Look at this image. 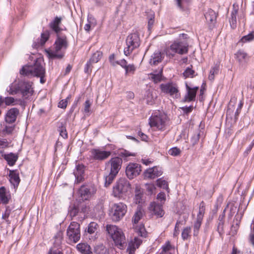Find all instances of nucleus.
Returning a JSON list of instances; mask_svg holds the SVG:
<instances>
[{
    "label": "nucleus",
    "mask_w": 254,
    "mask_h": 254,
    "mask_svg": "<svg viewBox=\"0 0 254 254\" xmlns=\"http://www.w3.org/2000/svg\"><path fill=\"white\" fill-rule=\"evenodd\" d=\"M68 46L67 37L65 35L60 36L57 35V39L54 45V50H48L46 52L50 59H62L64 56L63 50H65Z\"/></svg>",
    "instance_id": "nucleus-1"
},
{
    "label": "nucleus",
    "mask_w": 254,
    "mask_h": 254,
    "mask_svg": "<svg viewBox=\"0 0 254 254\" xmlns=\"http://www.w3.org/2000/svg\"><path fill=\"white\" fill-rule=\"evenodd\" d=\"M6 90L10 95H15L20 92L24 99H28L34 92L30 82L25 81L13 82Z\"/></svg>",
    "instance_id": "nucleus-2"
},
{
    "label": "nucleus",
    "mask_w": 254,
    "mask_h": 254,
    "mask_svg": "<svg viewBox=\"0 0 254 254\" xmlns=\"http://www.w3.org/2000/svg\"><path fill=\"white\" fill-rule=\"evenodd\" d=\"M188 51V43L185 41H181L180 40L174 41L165 50L166 56L169 58H173L176 54L181 55L187 54Z\"/></svg>",
    "instance_id": "nucleus-3"
},
{
    "label": "nucleus",
    "mask_w": 254,
    "mask_h": 254,
    "mask_svg": "<svg viewBox=\"0 0 254 254\" xmlns=\"http://www.w3.org/2000/svg\"><path fill=\"white\" fill-rule=\"evenodd\" d=\"M107 231L116 246L123 249L126 245V240L122 230L115 225H107Z\"/></svg>",
    "instance_id": "nucleus-4"
},
{
    "label": "nucleus",
    "mask_w": 254,
    "mask_h": 254,
    "mask_svg": "<svg viewBox=\"0 0 254 254\" xmlns=\"http://www.w3.org/2000/svg\"><path fill=\"white\" fill-rule=\"evenodd\" d=\"M149 124L154 129L164 130L167 125V116L160 112H155L149 118Z\"/></svg>",
    "instance_id": "nucleus-5"
},
{
    "label": "nucleus",
    "mask_w": 254,
    "mask_h": 254,
    "mask_svg": "<svg viewBox=\"0 0 254 254\" xmlns=\"http://www.w3.org/2000/svg\"><path fill=\"white\" fill-rule=\"evenodd\" d=\"M42 61L37 60L33 65H25L23 66L20 71V73L24 76H37L45 74V69L42 65Z\"/></svg>",
    "instance_id": "nucleus-6"
},
{
    "label": "nucleus",
    "mask_w": 254,
    "mask_h": 254,
    "mask_svg": "<svg viewBox=\"0 0 254 254\" xmlns=\"http://www.w3.org/2000/svg\"><path fill=\"white\" fill-rule=\"evenodd\" d=\"M127 47L124 49V54L127 56L135 49L139 47L140 44L139 34L134 32L129 34L126 39Z\"/></svg>",
    "instance_id": "nucleus-7"
},
{
    "label": "nucleus",
    "mask_w": 254,
    "mask_h": 254,
    "mask_svg": "<svg viewBox=\"0 0 254 254\" xmlns=\"http://www.w3.org/2000/svg\"><path fill=\"white\" fill-rule=\"evenodd\" d=\"M66 236L68 243H76L80 239V224L73 221L70 223L66 230Z\"/></svg>",
    "instance_id": "nucleus-8"
},
{
    "label": "nucleus",
    "mask_w": 254,
    "mask_h": 254,
    "mask_svg": "<svg viewBox=\"0 0 254 254\" xmlns=\"http://www.w3.org/2000/svg\"><path fill=\"white\" fill-rule=\"evenodd\" d=\"M127 211V207L122 202L114 203L110 210L109 215L114 221H120L125 215Z\"/></svg>",
    "instance_id": "nucleus-9"
},
{
    "label": "nucleus",
    "mask_w": 254,
    "mask_h": 254,
    "mask_svg": "<svg viewBox=\"0 0 254 254\" xmlns=\"http://www.w3.org/2000/svg\"><path fill=\"white\" fill-rule=\"evenodd\" d=\"M129 182L125 178H120L113 187V194L115 197H120L129 188Z\"/></svg>",
    "instance_id": "nucleus-10"
},
{
    "label": "nucleus",
    "mask_w": 254,
    "mask_h": 254,
    "mask_svg": "<svg viewBox=\"0 0 254 254\" xmlns=\"http://www.w3.org/2000/svg\"><path fill=\"white\" fill-rule=\"evenodd\" d=\"M160 88L162 92L169 94L173 98H178L180 96L177 85L172 82L162 83L160 85Z\"/></svg>",
    "instance_id": "nucleus-11"
},
{
    "label": "nucleus",
    "mask_w": 254,
    "mask_h": 254,
    "mask_svg": "<svg viewBox=\"0 0 254 254\" xmlns=\"http://www.w3.org/2000/svg\"><path fill=\"white\" fill-rule=\"evenodd\" d=\"M96 191L94 185L82 186L79 190V193L82 201L88 200Z\"/></svg>",
    "instance_id": "nucleus-12"
},
{
    "label": "nucleus",
    "mask_w": 254,
    "mask_h": 254,
    "mask_svg": "<svg viewBox=\"0 0 254 254\" xmlns=\"http://www.w3.org/2000/svg\"><path fill=\"white\" fill-rule=\"evenodd\" d=\"M122 163V158L116 157L112 158L106 163V165L110 166V172L117 175L121 168Z\"/></svg>",
    "instance_id": "nucleus-13"
},
{
    "label": "nucleus",
    "mask_w": 254,
    "mask_h": 254,
    "mask_svg": "<svg viewBox=\"0 0 254 254\" xmlns=\"http://www.w3.org/2000/svg\"><path fill=\"white\" fill-rule=\"evenodd\" d=\"M141 166L136 163H130L126 168V173L129 179L138 176L141 172Z\"/></svg>",
    "instance_id": "nucleus-14"
},
{
    "label": "nucleus",
    "mask_w": 254,
    "mask_h": 254,
    "mask_svg": "<svg viewBox=\"0 0 254 254\" xmlns=\"http://www.w3.org/2000/svg\"><path fill=\"white\" fill-rule=\"evenodd\" d=\"M148 209L152 214H154L158 218L162 217L165 214V212L163 209L162 204H159L156 202H151L149 206Z\"/></svg>",
    "instance_id": "nucleus-15"
},
{
    "label": "nucleus",
    "mask_w": 254,
    "mask_h": 254,
    "mask_svg": "<svg viewBox=\"0 0 254 254\" xmlns=\"http://www.w3.org/2000/svg\"><path fill=\"white\" fill-rule=\"evenodd\" d=\"M187 93L182 100L184 103L190 102L193 101L195 100L196 92L198 89V87L194 88L190 87L187 84H186Z\"/></svg>",
    "instance_id": "nucleus-16"
},
{
    "label": "nucleus",
    "mask_w": 254,
    "mask_h": 254,
    "mask_svg": "<svg viewBox=\"0 0 254 254\" xmlns=\"http://www.w3.org/2000/svg\"><path fill=\"white\" fill-rule=\"evenodd\" d=\"M92 157L95 160H103L108 158L111 154L110 151H103L97 149L91 150Z\"/></svg>",
    "instance_id": "nucleus-17"
},
{
    "label": "nucleus",
    "mask_w": 254,
    "mask_h": 254,
    "mask_svg": "<svg viewBox=\"0 0 254 254\" xmlns=\"http://www.w3.org/2000/svg\"><path fill=\"white\" fill-rule=\"evenodd\" d=\"M162 173L161 168L155 166L147 169L144 172V176L148 178L155 179V178L160 176L162 174Z\"/></svg>",
    "instance_id": "nucleus-18"
},
{
    "label": "nucleus",
    "mask_w": 254,
    "mask_h": 254,
    "mask_svg": "<svg viewBox=\"0 0 254 254\" xmlns=\"http://www.w3.org/2000/svg\"><path fill=\"white\" fill-rule=\"evenodd\" d=\"M19 114V111L17 108H12L9 109L5 117V122L8 124L14 123Z\"/></svg>",
    "instance_id": "nucleus-19"
},
{
    "label": "nucleus",
    "mask_w": 254,
    "mask_h": 254,
    "mask_svg": "<svg viewBox=\"0 0 254 254\" xmlns=\"http://www.w3.org/2000/svg\"><path fill=\"white\" fill-rule=\"evenodd\" d=\"M9 182L14 189H16L20 182L19 173L17 170H10L9 173Z\"/></svg>",
    "instance_id": "nucleus-20"
},
{
    "label": "nucleus",
    "mask_w": 254,
    "mask_h": 254,
    "mask_svg": "<svg viewBox=\"0 0 254 254\" xmlns=\"http://www.w3.org/2000/svg\"><path fill=\"white\" fill-rule=\"evenodd\" d=\"M205 19L207 23L209 25L210 28L213 27L216 21L217 14L216 12L212 9H209L204 15Z\"/></svg>",
    "instance_id": "nucleus-21"
},
{
    "label": "nucleus",
    "mask_w": 254,
    "mask_h": 254,
    "mask_svg": "<svg viewBox=\"0 0 254 254\" xmlns=\"http://www.w3.org/2000/svg\"><path fill=\"white\" fill-rule=\"evenodd\" d=\"M84 166L78 164L76 166V169L74 171V174L76 178L75 182L79 183L84 180Z\"/></svg>",
    "instance_id": "nucleus-22"
},
{
    "label": "nucleus",
    "mask_w": 254,
    "mask_h": 254,
    "mask_svg": "<svg viewBox=\"0 0 254 254\" xmlns=\"http://www.w3.org/2000/svg\"><path fill=\"white\" fill-rule=\"evenodd\" d=\"M62 17L56 16L54 20L49 23L50 28L57 35L62 30V29L59 27L62 23Z\"/></svg>",
    "instance_id": "nucleus-23"
},
{
    "label": "nucleus",
    "mask_w": 254,
    "mask_h": 254,
    "mask_svg": "<svg viewBox=\"0 0 254 254\" xmlns=\"http://www.w3.org/2000/svg\"><path fill=\"white\" fill-rule=\"evenodd\" d=\"M235 58L241 65L246 64L249 60L248 54L244 51L240 50L235 54Z\"/></svg>",
    "instance_id": "nucleus-24"
},
{
    "label": "nucleus",
    "mask_w": 254,
    "mask_h": 254,
    "mask_svg": "<svg viewBox=\"0 0 254 254\" xmlns=\"http://www.w3.org/2000/svg\"><path fill=\"white\" fill-rule=\"evenodd\" d=\"M162 251L159 254H174L175 248L169 241H167L162 246Z\"/></svg>",
    "instance_id": "nucleus-25"
},
{
    "label": "nucleus",
    "mask_w": 254,
    "mask_h": 254,
    "mask_svg": "<svg viewBox=\"0 0 254 254\" xmlns=\"http://www.w3.org/2000/svg\"><path fill=\"white\" fill-rule=\"evenodd\" d=\"M2 156L10 166H12L15 164L18 158V155L13 153L3 154Z\"/></svg>",
    "instance_id": "nucleus-26"
},
{
    "label": "nucleus",
    "mask_w": 254,
    "mask_h": 254,
    "mask_svg": "<svg viewBox=\"0 0 254 254\" xmlns=\"http://www.w3.org/2000/svg\"><path fill=\"white\" fill-rule=\"evenodd\" d=\"M176 4L180 10L187 11L189 9V6L191 0H175Z\"/></svg>",
    "instance_id": "nucleus-27"
},
{
    "label": "nucleus",
    "mask_w": 254,
    "mask_h": 254,
    "mask_svg": "<svg viewBox=\"0 0 254 254\" xmlns=\"http://www.w3.org/2000/svg\"><path fill=\"white\" fill-rule=\"evenodd\" d=\"M163 54L160 52H155L152 56L150 59L149 63L151 65H157L161 63L164 58Z\"/></svg>",
    "instance_id": "nucleus-28"
},
{
    "label": "nucleus",
    "mask_w": 254,
    "mask_h": 254,
    "mask_svg": "<svg viewBox=\"0 0 254 254\" xmlns=\"http://www.w3.org/2000/svg\"><path fill=\"white\" fill-rule=\"evenodd\" d=\"M76 249L82 254H92V251L89 245L86 243H79L77 245Z\"/></svg>",
    "instance_id": "nucleus-29"
},
{
    "label": "nucleus",
    "mask_w": 254,
    "mask_h": 254,
    "mask_svg": "<svg viewBox=\"0 0 254 254\" xmlns=\"http://www.w3.org/2000/svg\"><path fill=\"white\" fill-rule=\"evenodd\" d=\"M55 241L53 247H55L56 248L61 249V245L63 239V233L61 231H59L54 237Z\"/></svg>",
    "instance_id": "nucleus-30"
},
{
    "label": "nucleus",
    "mask_w": 254,
    "mask_h": 254,
    "mask_svg": "<svg viewBox=\"0 0 254 254\" xmlns=\"http://www.w3.org/2000/svg\"><path fill=\"white\" fill-rule=\"evenodd\" d=\"M10 198L6 194V189L4 187L0 188V200L2 204H6L8 203Z\"/></svg>",
    "instance_id": "nucleus-31"
},
{
    "label": "nucleus",
    "mask_w": 254,
    "mask_h": 254,
    "mask_svg": "<svg viewBox=\"0 0 254 254\" xmlns=\"http://www.w3.org/2000/svg\"><path fill=\"white\" fill-rule=\"evenodd\" d=\"M50 36V32L48 30L43 32L41 35V39L39 42L37 43L34 46L35 47L43 46L46 41L49 39Z\"/></svg>",
    "instance_id": "nucleus-32"
},
{
    "label": "nucleus",
    "mask_w": 254,
    "mask_h": 254,
    "mask_svg": "<svg viewBox=\"0 0 254 254\" xmlns=\"http://www.w3.org/2000/svg\"><path fill=\"white\" fill-rule=\"evenodd\" d=\"M205 203L204 202V201H202L199 204V211H198V213L197 215L196 219L203 220L204 214L205 213Z\"/></svg>",
    "instance_id": "nucleus-33"
},
{
    "label": "nucleus",
    "mask_w": 254,
    "mask_h": 254,
    "mask_svg": "<svg viewBox=\"0 0 254 254\" xmlns=\"http://www.w3.org/2000/svg\"><path fill=\"white\" fill-rule=\"evenodd\" d=\"M117 175V174L109 172V174L105 176V186L106 187L109 186L113 182Z\"/></svg>",
    "instance_id": "nucleus-34"
},
{
    "label": "nucleus",
    "mask_w": 254,
    "mask_h": 254,
    "mask_svg": "<svg viewBox=\"0 0 254 254\" xmlns=\"http://www.w3.org/2000/svg\"><path fill=\"white\" fill-rule=\"evenodd\" d=\"M102 56V53L97 51L92 55L89 61L93 63H97L101 60Z\"/></svg>",
    "instance_id": "nucleus-35"
},
{
    "label": "nucleus",
    "mask_w": 254,
    "mask_h": 254,
    "mask_svg": "<svg viewBox=\"0 0 254 254\" xmlns=\"http://www.w3.org/2000/svg\"><path fill=\"white\" fill-rule=\"evenodd\" d=\"M142 243V240L138 238V237H134V239L131 240L128 244V245L129 247L135 248V249H138L140 245Z\"/></svg>",
    "instance_id": "nucleus-36"
},
{
    "label": "nucleus",
    "mask_w": 254,
    "mask_h": 254,
    "mask_svg": "<svg viewBox=\"0 0 254 254\" xmlns=\"http://www.w3.org/2000/svg\"><path fill=\"white\" fill-rule=\"evenodd\" d=\"M94 252L96 254H108L107 249L103 245L96 246Z\"/></svg>",
    "instance_id": "nucleus-37"
},
{
    "label": "nucleus",
    "mask_w": 254,
    "mask_h": 254,
    "mask_svg": "<svg viewBox=\"0 0 254 254\" xmlns=\"http://www.w3.org/2000/svg\"><path fill=\"white\" fill-rule=\"evenodd\" d=\"M202 220L196 219L193 225V236H197L202 224Z\"/></svg>",
    "instance_id": "nucleus-38"
},
{
    "label": "nucleus",
    "mask_w": 254,
    "mask_h": 254,
    "mask_svg": "<svg viewBox=\"0 0 254 254\" xmlns=\"http://www.w3.org/2000/svg\"><path fill=\"white\" fill-rule=\"evenodd\" d=\"M191 230L190 227H186L184 228L181 234L183 240H187L190 237Z\"/></svg>",
    "instance_id": "nucleus-39"
},
{
    "label": "nucleus",
    "mask_w": 254,
    "mask_h": 254,
    "mask_svg": "<svg viewBox=\"0 0 254 254\" xmlns=\"http://www.w3.org/2000/svg\"><path fill=\"white\" fill-rule=\"evenodd\" d=\"M98 225L97 223L95 222H90L85 231L90 234H93L97 230Z\"/></svg>",
    "instance_id": "nucleus-40"
},
{
    "label": "nucleus",
    "mask_w": 254,
    "mask_h": 254,
    "mask_svg": "<svg viewBox=\"0 0 254 254\" xmlns=\"http://www.w3.org/2000/svg\"><path fill=\"white\" fill-rule=\"evenodd\" d=\"M150 76L155 83H156L160 82L162 80V69H161L160 71L157 74L151 73Z\"/></svg>",
    "instance_id": "nucleus-41"
},
{
    "label": "nucleus",
    "mask_w": 254,
    "mask_h": 254,
    "mask_svg": "<svg viewBox=\"0 0 254 254\" xmlns=\"http://www.w3.org/2000/svg\"><path fill=\"white\" fill-rule=\"evenodd\" d=\"M157 186L161 188H163V189L165 190H168L169 187L168 183L165 180H163L161 178L157 180Z\"/></svg>",
    "instance_id": "nucleus-42"
},
{
    "label": "nucleus",
    "mask_w": 254,
    "mask_h": 254,
    "mask_svg": "<svg viewBox=\"0 0 254 254\" xmlns=\"http://www.w3.org/2000/svg\"><path fill=\"white\" fill-rule=\"evenodd\" d=\"M137 233L138 235L142 237H146L147 235L144 226L143 225H140L136 228Z\"/></svg>",
    "instance_id": "nucleus-43"
},
{
    "label": "nucleus",
    "mask_w": 254,
    "mask_h": 254,
    "mask_svg": "<svg viewBox=\"0 0 254 254\" xmlns=\"http://www.w3.org/2000/svg\"><path fill=\"white\" fill-rule=\"evenodd\" d=\"M190 66L191 67H189L187 68L183 73V75L186 78L190 77H192L193 76L194 71L191 69L192 67V65H191Z\"/></svg>",
    "instance_id": "nucleus-44"
},
{
    "label": "nucleus",
    "mask_w": 254,
    "mask_h": 254,
    "mask_svg": "<svg viewBox=\"0 0 254 254\" xmlns=\"http://www.w3.org/2000/svg\"><path fill=\"white\" fill-rule=\"evenodd\" d=\"M200 133L199 131H196L194 132V134L192 136L190 142L192 145H195L199 139Z\"/></svg>",
    "instance_id": "nucleus-45"
},
{
    "label": "nucleus",
    "mask_w": 254,
    "mask_h": 254,
    "mask_svg": "<svg viewBox=\"0 0 254 254\" xmlns=\"http://www.w3.org/2000/svg\"><path fill=\"white\" fill-rule=\"evenodd\" d=\"M58 130L60 132V135L62 137H63L64 139L67 138L68 135L65 127L63 126V124H62L61 127H59Z\"/></svg>",
    "instance_id": "nucleus-46"
},
{
    "label": "nucleus",
    "mask_w": 254,
    "mask_h": 254,
    "mask_svg": "<svg viewBox=\"0 0 254 254\" xmlns=\"http://www.w3.org/2000/svg\"><path fill=\"white\" fill-rule=\"evenodd\" d=\"M142 213L140 210L137 211L132 217V222L136 224L142 217Z\"/></svg>",
    "instance_id": "nucleus-47"
},
{
    "label": "nucleus",
    "mask_w": 254,
    "mask_h": 254,
    "mask_svg": "<svg viewBox=\"0 0 254 254\" xmlns=\"http://www.w3.org/2000/svg\"><path fill=\"white\" fill-rule=\"evenodd\" d=\"M79 212H80L77 205H75L72 206L69 211V215L72 217L76 216Z\"/></svg>",
    "instance_id": "nucleus-48"
},
{
    "label": "nucleus",
    "mask_w": 254,
    "mask_h": 254,
    "mask_svg": "<svg viewBox=\"0 0 254 254\" xmlns=\"http://www.w3.org/2000/svg\"><path fill=\"white\" fill-rule=\"evenodd\" d=\"M219 70L218 67L214 66L210 71V73L208 76V79L212 81L214 78V74H217Z\"/></svg>",
    "instance_id": "nucleus-49"
},
{
    "label": "nucleus",
    "mask_w": 254,
    "mask_h": 254,
    "mask_svg": "<svg viewBox=\"0 0 254 254\" xmlns=\"http://www.w3.org/2000/svg\"><path fill=\"white\" fill-rule=\"evenodd\" d=\"M168 153L173 156H177L181 153V150L177 147H173L169 149Z\"/></svg>",
    "instance_id": "nucleus-50"
},
{
    "label": "nucleus",
    "mask_w": 254,
    "mask_h": 254,
    "mask_svg": "<svg viewBox=\"0 0 254 254\" xmlns=\"http://www.w3.org/2000/svg\"><path fill=\"white\" fill-rule=\"evenodd\" d=\"M15 101V99L12 97H6L4 98V103L6 106L14 105Z\"/></svg>",
    "instance_id": "nucleus-51"
},
{
    "label": "nucleus",
    "mask_w": 254,
    "mask_h": 254,
    "mask_svg": "<svg viewBox=\"0 0 254 254\" xmlns=\"http://www.w3.org/2000/svg\"><path fill=\"white\" fill-rule=\"evenodd\" d=\"M225 221H218L217 223V231L220 235H222L224 233V225Z\"/></svg>",
    "instance_id": "nucleus-52"
},
{
    "label": "nucleus",
    "mask_w": 254,
    "mask_h": 254,
    "mask_svg": "<svg viewBox=\"0 0 254 254\" xmlns=\"http://www.w3.org/2000/svg\"><path fill=\"white\" fill-rule=\"evenodd\" d=\"M48 254H64L61 249L56 248L55 247H52L49 250Z\"/></svg>",
    "instance_id": "nucleus-53"
},
{
    "label": "nucleus",
    "mask_w": 254,
    "mask_h": 254,
    "mask_svg": "<svg viewBox=\"0 0 254 254\" xmlns=\"http://www.w3.org/2000/svg\"><path fill=\"white\" fill-rule=\"evenodd\" d=\"M136 70V67L133 64H130L127 65L125 69L126 74L132 73L133 74Z\"/></svg>",
    "instance_id": "nucleus-54"
},
{
    "label": "nucleus",
    "mask_w": 254,
    "mask_h": 254,
    "mask_svg": "<svg viewBox=\"0 0 254 254\" xmlns=\"http://www.w3.org/2000/svg\"><path fill=\"white\" fill-rule=\"evenodd\" d=\"M77 205L80 212L85 213L88 211V208L84 203H80Z\"/></svg>",
    "instance_id": "nucleus-55"
},
{
    "label": "nucleus",
    "mask_w": 254,
    "mask_h": 254,
    "mask_svg": "<svg viewBox=\"0 0 254 254\" xmlns=\"http://www.w3.org/2000/svg\"><path fill=\"white\" fill-rule=\"evenodd\" d=\"M157 199L163 205L166 201V194L163 192H159L157 195Z\"/></svg>",
    "instance_id": "nucleus-56"
},
{
    "label": "nucleus",
    "mask_w": 254,
    "mask_h": 254,
    "mask_svg": "<svg viewBox=\"0 0 254 254\" xmlns=\"http://www.w3.org/2000/svg\"><path fill=\"white\" fill-rule=\"evenodd\" d=\"M91 105V104L89 100H87L84 103V112L87 115L90 114V108Z\"/></svg>",
    "instance_id": "nucleus-57"
},
{
    "label": "nucleus",
    "mask_w": 254,
    "mask_h": 254,
    "mask_svg": "<svg viewBox=\"0 0 254 254\" xmlns=\"http://www.w3.org/2000/svg\"><path fill=\"white\" fill-rule=\"evenodd\" d=\"M92 64H93L92 62H90V61H89L86 63L85 68H84V72L86 73L89 74L92 70Z\"/></svg>",
    "instance_id": "nucleus-58"
},
{
    "label": "nucleus",
    "mask_w": 254,
    "mask_h": 254,
    "mask_svg": "<svg viewBox=\"0 0 254 254\" xmlns=\"http://www.w3.org/2000/svg\"><path fill=\"white\" fill-rule=\"evenodd\" d=\"M120 155L123 157H128L129 156H135L136 154L134 153H131L128 151L124 150L121 152Z\"/></svg>",
    "instance_id": "nucleus-59"
},
{
    "label": "nucleus",
    "mask_w": 254,
    "mask_h": 254,
    "mask_svg": "<svg viewBox=\"0 0 254 254\" xmlns=\"http://www.w3.org/2000/svg\"><path fill=\"white\" fill-rule=\"evenodd\" d=\"M254 39V35L252 33L249 34L247 35L243 36L241 41L242 42H246L248 41H251Z\"/></svg>",
    "instance_id": "nucleus-60"
},
{
    "label": "nucleus",
    "mask_w": 254,
    "mask_h": 254,
    "mask_svg": "<svg viewBox=\"0 0 254 254\" xmlns=\"http://www.w3.org/2000/svg\"><path fill=\"white\" fill-rule=\"evenodd\" d=\"M154 14L152 13L148 17V26L149 29H150L152 27V26L154 24Z\"/></svg>",
    "instance_id": "nucleus-61"
},
{
    "label": "nucleus",
    "mask_w": 254,
    "mask_h": 254,
    "mask_svg": "<svg viewBox=\"0 0 254 254\" xmlns=\"http://www.w3.org/2000/svg\"><path fill=\"white\" fill-rule=\"evenodd\" d=\"M115 55L114 54H112L109 57V60L111 64L113 66H116L118 65L119 61H115Z\"/></svg>",
    "instance_id": "nucleus-62"
},
{
    "label": "nucleus",
    "mask_w": 254,
    "mask_h": 254,
    "mask_svg": "<svg viewBox=\"0 0 254 254\" xmlns=\"http://www.w3.org/2000/svg\"><path fill=\"white\" fill-rule=\"evenodd\" d=\"M69 98V97H67L65 100H62L58 104V107L61 108L65 109L67 104V100Z\"/></svg>",
    "instance_id": "nucleus-63"
},
{
    "label": "nucleus",
    "mask_w": 254,
    "mask_h": 254,
    "mask_svg": "<svg viewBox=\"0 0 254 254\" xmlns=\"http://www.w3.org/2000/svg\"><path fill=\"white\" fill-rule=\"evenodd\" d=\"M142 194L138 191H136L135 195V200L136 203H140L141 202Z\"/></svg>",
    "instance_id": "nucleus-64"
}]
</instances>
